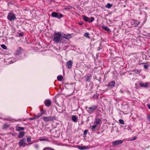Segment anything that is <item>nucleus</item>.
I'll return each instance as SVG.
<instances>
[{"label": "nucleus", "mask_w": 150, "mask_h": 150, "mask_svg": "<svg viewBox=\"0 0 150 150\" xmlns=\"http://www.w3.org/2000/svg\"><path fill=\"white\" fill-rule=\"evenodd\" d=\"M102 29L107 31H110V29L109 28H108L106 26L103 27Z\"/></svg>", "instance_id": "obj_23"}, {"label": "nucleus", "mask_w": 150, "mask_h": 150, "mask_svg": "<svg viewBox=\"0 0 150 150\" xmlns=\"http://www.w3.org/2000/svg\"><path fill=\"white\" fill-rule=\"evenodd\" d=\"M123 140H116L114 142H113L112 143L113 144V146L114 145H117L123 143Z\"/></svg>", "instance_id": "obj_8"}, {"label": "nucleus", "mask_w": 150, "mask_h": 150, "mask_svg": "<svg viewBox=\"0 0 150 150\" xmlns=\"http://www.w3.org/2000/svg\"><path fill=\"white\" fill-rule=\"evenodd\" d=\"M35 147L37 149H39V146L37 144L35 145Z\"/></svg>", "instance_id": "obj_38"}, {"label": "nucleus", "mask_w": 150, "mask_h": 150, "mask_svg": "<svg viewBox=\"0 0 150 150\" xmlns=\"http://www.w3.org/2000/svg\"><path fill=\"white\" fill-rule=\"evenodd\" d=\"M53 150H54V149H53Z\"/></svg>", "instance_id": "obj_47"}, {"label": "nucleus", "mask_w": 150, "mask_h": 150, "mask_svg": "<svg viewBox=\"0 0 150 150\" xmlns=\"http://www.w3.org/2000/svg\"><path fill=\"white\" fill-rule=\"evenodd\" d=\"M40 141H47L48 140V139L47 138H45L44 139H41L40 140Z\"/></svg>", "instance_id": "obj_34"}, {"label": "nucleus", "mask_w": 150, "mask_h": 150, "mask_svg": "<svg viewBox=\"0 0 150 150\" xmlns=\"http://www.w3.org/2000/svg\"><path fill=\"white\" fill-rule=\"evenodd\" d=\"M88 132V130H85L83 134L84 135H86V134Z\"/></svg>", "instance_id": "obj_37"}, {"label": "nucleus", "mask_w": 150, "mask_h": 150, "mask_svg": "<svg viewBox=\"0 0 150 150\" xmlns=\"http://www.w3.org/2000/svg\"><path fill=\"white\" fill-rule=\"evenodd\" d=\"M62 38H64L66 39L69 40L71 38V36L70 35H65L64 36L62 37Z\"/></svg>", "instance_id": "obj_17"}, {"label": "nucleus", "mask_w": 150, "mask_h": 150, "mask_svg": "<svg viewBox=\"0 0 150 150\" xmlns=\"http://www.w3.org/2000/svg\"><path fill=\"white\" fill-rule=\"evenodd\" d=\"M86 81H90L91 78V76H87L86 77Z\"/></svg>", "instance_id": "obj_25"}, {"label": "nucleus", "mask_w": 150, "mask_h": 150, "mask_svg": "<svg viewBox=\"0 0 150 150\" xmlns=\"http://www.w3.org/2000/svg\"><path fill=\"white\" fill-rule=\"evenodd\" d=\"M112 6V4H110V3H108L105 5V7L108 8H110Z\"/></svg>", "instance_id": "obj_24"}, {"label": "nucleus", "mask_w": 150, "mask_h": 150, "mask_svg": "<svg viewBox=\"0 0 150 150\" xmlns=\"http://www.w3.org/2000/svg\"><path fill=\"white\" fill-rule=\"evenodd\" d=\"M43 111V110H41V112L38 113L37 115H35V117H36L37 118H38V117H39L42 116V115L44 114L43 112H42V111Z\"/></svg>", "instance_id": "obj_15"}, {"label": "nucleus", "mask_w": 150, "mask_h": 150, "mask_svg": "<svg viewBox=\"0 0 150 150\" xmlns=\"http://www.w3.org/2000/svg\"><path fill=\"white\" fill-rule=\"evenodd\" d=\"M147 106L149 108V109L150 110V104H147Z\"/></svg>", "instance_id": "obj_41"}, {"label": "nucleus", "mask_w": 150, "mask_h": 150, "mask_svg": "<svg viewBox=\"0 0 150 150\" xmlns=\"http://www.w3.org/2000/svg\"><path fill=\"white\" fill-rule=\"evenodd\" d=\"M83 19L84 21L89 23L92 22L95 20L94 18L93 17H91V18L85 16H83Z\"/></svg>", "instance_id": "obj_5"}, {"label": "nucleus", "mask_w": 150, "mask_h": 150, "mask_svg": "<svg viewBox=\"0 0 150 150\" xmlns=\"http://www.w3.org/2000/svg\"><path fill=\"white\" fill-rule=\"evenodd\" d=\"M81 24V23H80V25H81V24Z\"/></svg>", "instance_id": "obj_45"}, {"label": "nucleus", "mask_w": 150, "mask_h": 150, "mask_svg": "<svg viewBox=\"0 0 150 150\" xmlns=\"http://www.w3.org/2000/svg\"><path fill=\"white\" fill-rule=\"evenodd\" d=\"M62 34L61 33L55 32L53 35V40L55 42L59 43L61 41V37Z\"/></svg>", "instance_id": "obj_1"}, {"label": "nucleus", "mask_w": 150, "mask_h": 150, "mask_svg": "<svg viewBox=\"0 0 150 150\" xmlns=\"http://www.w3.org/2000/svg\"><path fill=\"white\" fill-rule=\"evenodd\" d=\"M21 49L19 48V49H18L16 52V55H19L21 53Z\"/></svg>", "instance_id": "obj_20"}, {"label": "nucleus", "mask_w": 150, "mask_h": 150, "mask_svg": "<svg viewBox=\"0 0 150 150\" xmlns=\"http://www.w3.org/2000/svg\"><path fill=\"white\" fill-rule=\"evenodd\" d=\"M97 107L96 105H93L90 107L88 108L89 110L88 111L89 113H91L94 112V111L96 110Z\"/></svg>", "instance_id": "obj_7"}, {"label": "nucleus", "mask_w": 150, "mask_h": 150, "mask_svg": "<svg viewBox=\"0 0 150 150\" xmlns=\"http://www.w3.org/2000/svg\"><path fill=\"white\" fill-rule=\"evenodd\" d=\"M77 148L78 149H79L81 150H83L84 149H87L86 146H80L79 145L78 146H77Z\"/></svg>", "instance_id": "obj_16"}, {"label": "nucleus", "mask_w": 150, "mask_h": 150, "mask_svg": "<svg viewBox=\"0 0 150 150\" xmlns=\"http://www.w3.org/2000/svg\"><path fill=\"white\" fill-rule=\"evenodd\" d=\"M43 120L46 122L52 121L56 120V117L54 116H50L47 117H44L42 118Z\"/></svg>", "instance_id": "obj_3"}, {"label": "nucleus", "mask_w": 150, "mask_h": 150, "mask_svg": "<svg viewBox=\"0 0 150 150\" xmlns=\"http://www.w3.org/2000/svg\"><path fill=\"white\" fill-rule=\"evenodd\" d=\"M25 135V132L24 131H22L19 133L18 136V137L19 138H23Z\"/></svg>", "instance_id": "obj_14"}, {"label": "nucleus", "mask_w": 150, "mask_h": 150, "mask_svg": "<svg viewBox=\"0 0 150 150\" xmlns=\"http://www.w3.org/2000/svg\"><path fill=\"white\" fill-rule=\"evenodd\" d=\"M26 139L25 138H23L21 139L19 142V145L20 146L24 147L25 146L26 144Z\"/></svg>", "instance_id": "obj_6"}, {"label": "nucleus", "mask_w": 150, "mask_h": 150, "mask_svg": "<svg viewBox=\"0 0 150 150\" xmlns=\"http://www.w3.org/2000/svg\"><path fill=\"white\" fill-rule=\"evenodd\" d=\"M8 127V125L7 123H6L3 125V129H6Z\"/></svg>", "instance_id": "obj_26"}, {"label": "nucleus", "mask_w": 150, "mask_h": 150, "mask_svg": "<svg viewBox=\"0 0 150 150\" xmlns=\"http://www.w3.org/2000/svg\"><path fill=\"white\" fill-rule=\"evenodd\" d=\"M31 138L30 137H28L27 138V142H30L31 141Z\"/></svg>", "instance_id": "obj_36"}, {"label": "nucleus", "mask_w": 150, "mask_h": 150, "mask_svg": "<svg viewBox=\"0 0 150 150\" xmlns=\"http://www.w3.org/2000/svg\"><path fill=\"white\" fill-rule=\"evenodd\" d=\"M16 130L18 131L23 130L24 129V127H16Z\"/></svg>", "instance_id": "obj_19"}, {"label": "nucleus", "mask_w": 150, "mask_h": 150, "mask_svg": "<svg viewBox=\"0 0 150 150\" xmlns=\"http://www.w3.org/2000/svg\"><path fill=\"white\" fill-rule=\"evenodd\" d=\"M36 118H36V117H35V115H34V117H33L29 118H28V119L29 120H34Z\"/></svg>", "instance_id": "obj_27"}, {"label": "nucleus", "mask_w": 150, "mask_h": 150, "mask_svg": "<svg viewBox=\"0 0 150 150\" xmlns=\"http://www.w3.org/2000/svg\"><path fill=\"white\" fill-rule=\"evenodd\" d=\"M147 119L150 121V115H149L147 116Z\"/></svg>", "instance_id": "obj_39"}, {"label": "nucleus", "mask_w": 150, "mask_h": 150, "mask_svg": "<svg viewBox=\"0 0 150 150\" xmlns=\"http://www.w3.org/2000/svg\"><path fill=\"white\" fill-rule=\"evenodd\" d=\"M18 35H19V36L20 37H22L23 35V33H20L18 34Z\"/></svg>", "instance_id": "obj_40"}, {"label": "nucleus", "mask_w": 150, "mask_h": 150, "mask_svg": "<svg viewBox=\"0 0 150 150\" xmlns=\"http://www.w3.org/2000/svg\"><path fill=\"white\" fill-rule=\"evenodd\" d=\"M97 126L95 125L93 126H91L90 128H91V129L93 131H95L96 130V129Z\"/></svg>", "instance_id": "obj_21"}, {"label": "nucleus", "mask_w": 150, "mask_h": 150, "mask_svg": "<svg viewBox=\"0 0 150 150\" xmlns=\"http://www.w3.org/2000/svg\"><path fill=\"white\" fill-rule=\"evenodd\" d=\"M81 24V23H80V25H81V24Z\"/></svg>", "instance_id": "obj_46"}, {"label": "nucleus", "mask_w": 150, "mask_h": 150, "mask_svg": "<svg viewBox=\"0 0 150 150\" xmlns=\"http://www.w3.org/2000/svg\"><path fill=\"white\" fill-rule=\"evenodd\" d=\"M101 120L100 118H97L95 119V121L94 123L95 125L97 126H98L100 124H101Z\"/></svg>", "instance_id": "obj_11"}, {"label": "nucleus", "mask_w": 150, "mask_h": 150, "mask_svg": "<svg viewBox=\"0 0 150 150\" xmlns=\"http://www.w3.org/2000/svg\"><path fill=\"white\" fill-rule=\"evenodd\" d=\"M137 137L136 136L134 137L133 138L130 139L129 141H133L136 139Z\"/></svg>", "instance_id": "obj_35"}, {"label": "nucleus", "mask_w": 150, "mask_h": 150, "mask_svg": "<svg viewBox=\"0 0 150 150\" xmlns=\"http://www.w3.org/2000/svg\"><path fill=\"white\" fill-rule=\"evenodd\" d=\"M140 23V22H138L137 24V26H138L139 25V24Z\"/></svg>", "instance_id": "obj_42"}, {"label": "nucleus", "mask_w": 150, "mask_h": 150, "mask_svg": "<svg viewBox=\"0 0 150 150\" xmlns=\"http://www.w3.org/2000/svg\"><path fill=\"white\" fill-rule=\"evenodd\" d=\"M72 120L75 122H76L77 121V119L75 116L73 115L72 117Z\"/></svg>", "instance_id": "obj_18"}, {"label": "nucleus", "mask_w": 150, "mask_h": 150, "mask_svg": "<svg viewBox=\"0 0 150 150\" xmlns=\"http://www.w3.org/2000/svg\"><path fill=\"white\" fill-rule=\"evenodd\" d=\"M51 16L52 17H56L58 19H60L63 16V15L59 13L53 12Z\"/></svg>", "instance_id": "obj_4"}, {"label": "nucleus", "mask_w": 150, "mask_h": 150, "mask_svg": "<svg viewBox=\"0 0 150 150\" xmlns=\"http://www.w3.org/2000/svg\"><path fill=\"white\" fill-rule=\"evenodd\" d=\"M45 103V105L47 107L49 106L51 104V101L48 99L46 100Z\"/></svg>", "instance_id": "obj_13"}, {"label": "nucleus", "mask_w": 150, "mask_h": 150, "mask_svg": "<svg viewBox=\"0 0 150 150\" xmlns=\"http://www.w3.org/2000/svg\"><path fill=\"white\" fill-rule=\"evenodd\" d=\"M67 67L68 69H71L72 68L73 62L71 60L68 61L67 62Z\"/></svg>", "instance_id": "obj_10"}, {"label": "nucleus", "mask_w": 150, "mask_h": 150, "mask_svg": "<svg viewBox=\"0 0 150 150\" xmlns=\"http://www.w3.org/2000/svg\"><path fill=\"white\" fill-rule=\"evenodd\" d=\"M133 71H135V70H133Z\"/></svg>", "instance_id": "obj_43"}, {"label": "nucleus", "mask_w": 150, "mask_h": 150, "mask_svg": "<svg viewBox=\"0 0 150 150\" xmlns=\"http://www.w3.org/2000/svg\"><path fill=\"white\" fill-rule=\"evenodd\" d=\"M141 64H144V68L145 69H147L148 68V66L147 65L145 64V63H142Z\"/></svg>", "instance_id": "obj_31"}, {"label": "nucleus", "mask_w": 150, "mask_h": 150, "mask_svg": "<svg viewBox=\"0 0 150 150\" xmlns=\"http://www.w3.org/2000/svg\"><path fill=\"white\" fill-rule=\"evenodd\" d=\"M119 121L120 124H123L124 123V121L123 120L121 119H120L119 120Z\"/></svg>", "instance_id": "obj_29"}, {"label": "nucleus", "mask_w": 150, "mask_h": 150, "mask_svg": "<svg viewBox=\"0 0 150 150\" xmlns=\"http://www.w3.org/2000/svg\"><path fill=\"white\" fill-rule=\"evenodd\" d=\"M115 82L114 81H112L109 83V84L108 86L110 88H113L115 86Z\"/></svg>", "instance_id": "obj_9"}, {"label": "nucleus", "mask_w": 150, "mask_h": 150, "mask_svg": "<svg viewBox=\"0 0 150 150\" xmlns=\"http://www.w3.org/2000/svg\"><path fill=\"white\" fill-rule=\"evenodd\" d=\"M25 120V118H23L22 119H20L18 120H16V121H20V122L22 121H24Z\"/></svg>", "instance_id": "obj_32"}, {"label": "nucleus", "mask_w": 150, "mask_h": 150, "mask_svg": "<svg viewBox=\"0 0 150 150\" xmlns=\"http://www.w3.org/2000/svg\"><path fill=\"white\" fill-rule=\"evenodd\" d=\"M7 18L10 21H13L16 19L15 14L13 13L12 11L8 13Z\"/></svg>", "instance_id": "obj_2"}, {"label": "nucleus", "mask_w": 150, "mask_h": 150, "mask_svg": "<svg viewBox=\"0 0 150 150\" xmlns=\"http://www.w3.org/2000/svg\"><path fill=\"white\" fill-rule=\"evenodd\" d=\"M84 36L87 38H89V33L88 32L84 34Z\"/></svg>", "instance_id": "obj_30"}, {"label": "nucleus", "mask_w": 150, "mask_h": 150, "mask_svg": "<svg viewBox=\"0 0 150 150\" xmlns=\"http://www.w3.org/2000/svg\"><path fill=\"white\" fill-rule=\"evenodd\" d=\"M63 77L62 75L58 76H57V79L58 81H61L62 80Z\"/></svg>", "instance_id": "obj_22"}, {"label": "nucleus", "mask_w": 150, "mask_h": 150, "mask_svg": "<svg viewBox=\"0 0 150 150\" xmlns=\"http://www.w3.org/2000/svg\"><path fill=\"white\" fill-rule=\"evenodd\" d=\"M149 84V82H146L145 83H139V85L141 87L146 88L148 87Z\"/></svg>", "instance_id": "obj_12"}, {"label": "nucleus", "mask_w": 150, "mask_h": 150, "mask_svg": "<svg viewBox=\"0 0 150 150\" xmlns=\"http://www.w3.org/2000/svg\"><path fill=\"white\" fill-rule=\"evenodd\" d=\"M7 120H9V119H8Z\"/></svg>", "instance_id": "obj_44"}, {"label": "nucleus", "mask_w": 150, "mask_h": 150, "mask_svg": "<svg viewBox=\"0 0 150 150\" xmlns=\"http://www.w3.org/2000/svg\"><path fill=\"white\" fill-rule=\"evenodd\" d=\"M53 149L50 148H45L43 150H53Z\"/></svg>", "instance_id": "obj_33"}, {"label": "nucleus", "mask_w": 150, "mask_h": 150, "mask_svg": "<svg viewBox=\"0 0 150 150\" xmlns=\"http://www.w3.org/2000/svg\"><path fill=\"white\" fill-rule=\"evenodd\" d=\"M1 47L4 49H6L7 48L6 46L5 45H2L1 46Z\"/></svg>", "instance_id": "obj_28"}]
</instances>
